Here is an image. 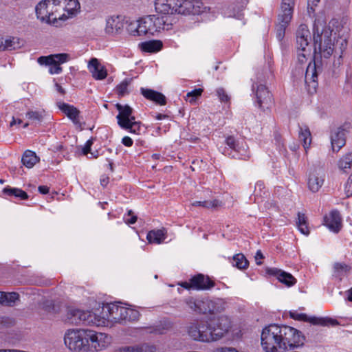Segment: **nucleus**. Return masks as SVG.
<instances>
[{
	"mask_svg": "<svg viewBox=\"0 0 352 352\" xmlns=\"http://www.w3.org/2000/svg\"><path fill=\"white\" fill-rule=\"evenodd\" d=\"M178 285L188 290L205 291L213 288L215 283L209 276L197 274L192 276L188 281L178 283Z\"/></svg>",
	"mask_w": 352,
	"mask_h": 352,
	"instance_id": "4468645a",
	"label": "nucleus"
},
{
	"mask_svg": "<svg viewBox=\"0 0 352 352\" xmlns=\"http://www.w3.org/2000/svg\"><path fill=\"white\" fill-rule=\"evenodd\" d=\"M289 316L294 320L308 322L314 325L336 326L339 324L335 319L328 317L308 316L306 314L299 313L297 311H290Z\"/></svg>",
	"mask_w": 352,
	"mask_h": 352,
	"instance_id": "a211bd4d",
	"label": "nucleus"
},
{
	"mask_svg": "<svg viewBox=\"0 0 352 352\" xmlns=\"http://www.w3.org/2000/svg\"><path fill=\"white\" fill-rule=\"evenodd\" d=\"M88 329H68L64 336L65 346L73 352H88Z\"/></svg>",
	"mask_w": 352,
	"mask_h": 352,
	"instance_id": "0eeeda50",
	"label": "nucleus"
},
{
	"mask_svg": "<svg viewBox=\"0 0 352 352\" xmlns=\"http://www.w3.org/2000/svg\"><path fill=\"white\" fill-rule=\"evenodd\" d=\"M87 68L92 77L96 80H103L107 76V72L104 66L102 65L96 58H91L90 59Z\"/></svg>",
	"mask_w": 352,
	"mask_h": 352,
	"instance_id": "4be33fe9",
	"label": "nucleus"
},
{
	"mask_svg": "<svg viewBox=\"0 0 352 352\" xmlns=\"http://www.w3.org/2000/svg\"><path fill=\"white\" fill-rule=\"evenodd\" d=\"M56 91L61 95L65 94V91L64 89L58 84H56Z\"/></svg>",
	"mask_w": 352,
	"mask_h": 352,
	"instance_id": "774afa93",
	"label": "nucleus"
},
{
	"mask_svg": "<svg viewBox=\"0 0 352 352\" xmlns=\"http://www.w3.org/2000/svg\"><path fill=\"white\" fill-rule=\"evenodd\" d=\"M137 221V217L135 215H132L131 217L129 219H126V222L129 224H133Z\"/></svg>",
	"mask_w": 352,
	"mask_h": 352,
	"instance_id": "69168bd1",
	"label": "nucleus"
},
{
	"mask_svg": "<svg viewBox=\"0 0 352 352\" xmlns=\"http://www.w3.org/2000/svg\"><path fill=\"white\" fill-rule=\"evenodd\" d=\"M296 226L299 230V231L305 234V235H309V229L307 226V217L305 215V214L298 212V220L296 221Z\"/></svg>",
	"mask_w": 352,
	"mask_h": 352,
	"instance_id": "79ce46f5",
	"label": "nucleus"
},
{
	"mask_svg": "<svg viewBox=\"0 0 352 352\" xmlns=\"http://www.w3.org/2000/svg\"><path fill=\"white\" fill-rule=\"evenodd\" d=\"M226 147L223 151L225 155L232 158L248 160L250 157V152L244 139L229 136L226 139Z\"/></svg>",
	"mask_w": 352,
	"mask_h": 352,
	"instance_id": "1a4fd4ad",
	"label": "nucleus"
},
{
	"mask_svg": "<svg viewBox=\"0 0 352 352\" xmlns=\"http://www.w3.org/2000/svg\"><path fill=\"white\" fill-rule=\"evenodd\" d=\"M204 302L203 307L205 309H204L202 315H208L209 311H210L209 307H210V297L205 296V298H204Z\"/></svg>",
	"mask_w": 352,
	"mask_h": 352,
	"instance_id": "6e6d98bb",
	"label": "nucleus"
},
{
	"mask_svg": "<svg viewBox=\"0 0 352 352\" xmlns=\"http://www.w3.org/2000/svg\"><path fill=\"white\" fill-rule=\"evenodd\" d=\"M268 274L276 277L281 283L287 287H292L296 283V279L288 272L278 268H270L267 270Z\"/></svg>",
	"mask_w": 352,
	"mask_h": 352,
	"instance_id": "b1692460",
	"label": "nucleus"
},
{
	"mask_svg": "<svg viewBox=\"0 0 352 352\" xmlns=\"http://www.w3.org/2000/svg\"><path fill=\"white\" fill-rule=\"evenodd\" d=\"M294 0H282L280 12L278 14V23L276 28V38L281 41L285 34V30L289 25L293 15Z\"/></svg>",
	"mask_w": 352,
	"mask_h": 352,
	"instance_id": "9b49d317",
	"label": "nucleus"
},
{
	"mask_svg": "<svg viewBox=\"0 0 352 352\" xmlns=\"http://www.w3.org/2000/svg\"><path fill=\"white\" fill-rule=\"evenodd\" d=\"M324 181V173L321 168H314L309 175L308 187L313 192H318Z\"/></svg>",
	"mask_w": 352,
	"mask_h": 352,
	"instance_id": "aec40b11",
	"label": "nucleus"
},
{
	"mask_svg": "<svg viewBox=\"0 0 352 352\" xmlns=\"http://www.w3.org/2000/svg\"><path fill=\"white\" fill-rule=\"evenodd\" d=\"M140 48L143 52L155 53L159 52L162 48L163 44L162 41L158 40H153L143 42L140 44Z\"/></svg>",
	"mask_w": 352,
	"mask_h": 352,
	"instance_id": "72a5a7b5",
	"label": "nucleus"
},
{
	"mask_svg": "<svg viewBox=\"0 0 352 352\" xmlns=\"http://www.w3.org/2000/svg\"><path fill=\"white\" fill-rule=\"evenodd\" d=\"M111 343V338L106 333L88 331V352H100L104 350Z\"/></svg>",
	"mask_w": 352,
	"mask_h": 352,
	"instance_id": "2eb2a0df",
	"label": "nucleus"
},
{
	"mask_svg": "<svg viewBox=\"0 0 352 352\" xmlns=\"http://www.w3.org/2000/svg\"><path fill=\"white\" fill-rule=\"evenodd\" d=\"M103 318H98V314L90 311L69 307L67 309L65 321L72 324H85L100 327L104 324Z\"/></svg>",
	"mask_w": 352,
	"mask_h": 352,
	"instance_id": "423d86ee",
	"label": "nucleus"
},
{
	"mask_svg": "<svg viewBox=\"0 0 352 352\" xmlns=\"http://www.w3.org/2000/svg\"><path fill=\"white\" fill-rule=\"evenodd\" d=\"M264 188V184L263 182H257L255 185V193L256 196H261V190Z\"/></svg>",
	"mask_w": 352,
	"mask_h": 352,
	"instance_id": "4d7b16f0",
	"label": "nucleus"
},
{
	"mask_svg": "<svg viewBox=\"0 0 352 352\" xmlns=\"http://www.w3.org/2000/svg\"><path fill=\"white\" fill-rule=\"evenodd\" d=\"M228 299L222 298H210L208 315H215L225 311L228 307Z\"/></svg>",
	"mask_w": 352,
	"mask_h": 352,
	"instance_id": "bb28decb",
	"label": "nucleus"
},
{
	"mask_svg": "<svg viewBox=\"0 0 352 352\" xmlns=\"http://www.w3.org/2000/svg\"><path fill=\"white\" fill-rule=\"evenodd\" d=\"M208 322L195 320L186 326L188 336L194 341L211 342Z\"/></svg>",
	"mask_w": 352,
	"mask_h": 352,
	"instance_id": "ddd939ff",
	"label": "nucleus"
},
{
	"mask_svg": "<svg viewBox=\"0 0 352 352\" xmlns=\"http://www.w3.org/2000/svg\"><path fill=\"white\" fill-rule=\"evenodd\" d=\"M204 298H205V296H199V307H200L199 308V314H201V315H202L204 309H205L203 307L204 302Z\"/></svg>",
	"mask_w": 352,
	"mask_h": 352,
	"instance_id": "e2e57ef3",
	"label": "nucleus"
},
{
	"mask_svg": "<svg viewBox=\"0 0 352 352\" xmlns=\"http://www.w3.org/2000/svg\"><path fill=\"white\" fill-rule=\"evenodd\" d=\"M169 25L170 24L164 19V16L148 15L131 23L128 31L133 36H153L161 30H168Z\"/></svg>",
	"mask_w": 352,
	"mask_h": 352,
	"instance_id": "20e7f679",
	"label": "nucleus"
},
{
	"mask_svg": "<svg viewBox=\"0 0 352 352\" xmlns=\"http://www.w3.org/2000/svg\"><path fill=\"white\" fill-rule=\"evenodd\" d=\"M93 144H94L93 139H89L86 142V143L85 144V145L82 148V150L83 155H87L90 153L91 147Z\"/></svg>",
	"mask_w": 352,
	"mask_h": 352,
	"instance_id": "5fc2aeb1",
	"label": "nucleus"
},
{
	"mask_svg": "<svg viewBox=\"0 0 352 352\" xmlns=\"http://www.w3.org/2000/svg\"><path fill=\"white\" fill-rule=\"evenodd\" d=\"M109 177L104 176V175L102 176V177L100 179V184L103 187H106L107 186V184H109Z\"/></svg>",
	"mask_w": 352,
	"mask_h": 352,
	"instance_id": "052dcab7",
	"label": "nucleus"
},
{
	"mask_svg": "<svg viewBox=\"0 0 352 352\" xmlns=\"http://www.w3.org/2000/svg\"><path fill=\"white\" fill-rule=\"evenodd\" d=\"M122 143L127 147L131 146L133 145V140L129 137V136H124L122 139Z\"/></svg>",
	"mask_w": 352,
	"mask_h": 352,
	"instance_id": "bf43d9fd",
	"label": "nucleus"
},
{
	"mask_svg": "<svg viewBox=\"0 0 352 352\" xmlns=\"http://www.w3.org/2000/svg\"><path fill=\"white\" fill-rule=\"evenodd\" d=\"M141 94L146 99L155 102L160 105H164L166 103V99L164 95L155 90L146 88H141Z\"/></svg>",
	"mask_w": 352,
	"mask_h": 352,
	"instance_id": "7c9ffc66",
	"label": "nucleus"
},
{
	"mask_svg": "<svg viewBox=\"0 0 352 352\" xmlns=\"http://www.w3.org/2000/svg\"><path fill=\"white\" fill-rule=\"evenodd\" d=\"M146 239L150 243L160 244L166 239L164 230H154L148 232Z\"/></svg>",
	"mask_w": 352,
	"mask_h": 352,
	"instance_id": "f704fd0d",
	"label": "nucleus"
},
{
	"mask_svg": "<svg viewBox=\"0 0 352 352\" xmlns=\"http://www.w3.org/2000/svg\"><path fill=\"white\" fill-rule=\"evenodd\" d=\"M116 109L119 111L116 116L118 125L128 132L136 135H140L144 132V126L140 122L136 121L133 116V109L127 104H116Z\"/></svg>",
	"mask_w": 352,
	"mask_h": 352,
	"instance_id": "39448f33",
	"label": "nucleus"
},
{
	"mask_svg": "<svg viewBox=\"0 0 352 352\" xmlns=\"http://www.w3.org/2000/svg\"><path fill=\"white\" fill-rule=\"evenodd\" d=\"M351 267L344 263H336L333 265V276L339 280L346 276Z\"/></svg>",
	"mask_w": 352,
	"mask_h": 352,
	"instance_id": "4c0bfd02",
	"label": "nucleus"
},
{
	"mask_svg": "<svg viewBox=\"0 0 352 352\" xmlns=\"http://www.w3.org/2000/svg\"><path fill=\"white\" fill-rule=\"evenodd\" d=\"M44 110H29L25 113L26 118L32 122H41L44 118Z\"/></svg>",
	"mask_w": 352,
	"mask_h": 352,
	"instance_id": "a19ab883",
	"label": "nucleus"
},
{
	"mask_svg": "<svg viewBox=\"0 0 352 352\" xmlns=\"http://www.w3.org/2000/svg\"><path fill=\"white\" fill-rule=\"evenodd\" d=\"M203 89L201 88L195 89L186 94V100L191 104L195 102L196 100L201 95Z\"/></svg>",
	"mask_w": 352,
	"mask_h": 352,
	"instance_id": "09e8293b",
	"label": "nucleus"
},
{
	"mask_svg": "<svg viewBox=\"0 0 352 352\" xmlns=\"http://www.w3.org/2000/svg\"><path fill=\"white\" fill-rule=\"evenodd\" d=\"M19 295L16 292L6 293L3 298V305L13 306L15 302L19 300Z\"/></svg>",
	"mask_w": 352,
	"mask_h": 352,
	"instance_id": "49530a36",
	"label": "nucleus"
},
{
	"mask_svg": "<svg viewBox=\"0 0 352 352\" xmlns=\"http://www.w3.org/2000/svg\"><path fill=\"white\" fill-rule=\"evenodd\" d=\"M89 154H90V156L88 157L90 159H96L99 156V153L98 151H95L94 152L90 151Z\"/></svg>",
	"mask_w": 352,
	"mask_h": 352,
	"instance_id": "338daca9",
	"label": "nucleus"
},
{
	"mask_svg": "<svg viewBox=\"0 0 352 352\" xmlns=\"http://www.w3.org/2000/svg\"><path fill=\"white\" fill-rule=\"evenodd\" d=\"M320 0H307V12L309 15L314 13L315 7L318 6Z\"/></svg>",
	"mask_w": 352,
	"mask_h": 352,
	"instance_id": "603ef678",
	"label": "nucleus"
},
{
	"mask_svg": "<svg viewBox=\"0 0 352 352\" xmlns=\"http://www.w3.org/2000/svg\"><path fill=\"white\" fill-rule=\"evenodd\" d=\"M217 94L221 102H228L230 100V97L223 88H218Z\"/></svg>",
	"mask_w": 352,
	"mask_h": 352,
	"instance_id": "3c124183",
	"label": "nucleus"
},
{
	"mask_svg": "<svg viewBox=\"0 0 352 352\" xmlns=\"http://www.w3.org/2000/svg\"><path fill=\"white\" fill-rule=\"evenodd\" d=\"M263 258V255L262 254V252L258 250L257 251V252L256 253V255H255V259L256 261V264L257 265H261V261H258V259H262Z\"/></svg>",
	"mask_w": 352,
	"mask_h": 352,
	"instance_id": "0e129e2a",
	"label": "nucleus"
},
{
	"mask_svg": "<svg viewBox=\"0 0 352 352\" xmlns=\"http://www.w3.org/2000/svg\"><path fill=\"white\" fill-rule=\"evenodd\" d=\"M3 193L5 195L9 197H14L16 198H19L21 200H25L28 198V195L25 191L17 188H11L10 186H7L3 188Z\"/></svg>",
	"mask_w": 352,
	"mask_h": 352,
	"instance_id": "e433bc0d",
	"label": "nucleus"
},
{
	"mask_svg": "<svg viewBox=\"0 0 352 352\" xmlns=\"http://www.w3.org/2000/svg\"><path fill=\"white\" fill-rule=\"evenodd\" d=\"M338 166L343 172H346L347 170L351 169L352 167V153H347L340 158L338 162Z\"/></svg>",
	"mask_w": 352,
	"mask_h": 352,
	"instance_id": "37998d69",
	"label": "nucleus"
},
{
	"mask_svg": "<svg viewBox=\"0 0 352 352\" xmlns=\"http://www.w3.org/2000/svg\"><path fill=\"white\" fill-rule=\"evenodd\" d=\"M47 65H50L49 72L51 74H58L62 72V67L57 63H51Z\"/></svg>",
	"mask_w": 352,
	"mask_h": 352,
	"instance_id": "864d4df0",
	"label": "nucleus"
},
{
	"mask_svg": "<svg viewBox=\"0 0 352 352\" xmlns=\"http://www.w3.org/2000/svg\"><path fill=\"white\" fill-rule=\"evenodd\" d=\"M252 90L255 94L256 105L263 109L269 108L272 102V98L267 87L263 84L253 83Z\"/></svg>",
	"mask_w": 352,
	"mask_h": 352,
	"instance_id": "6ab92c4d",
	"label": "nucleus"
},
{
	"mask_svg": "<svg viewBox=\"0 0 352 352\" xmlns=\"http://www.w3.org/2000/svg\"><path fill=\"white\" fill-rule=\"evenodd\" d=\"M38 161L39 158L36 153L30 150L25 151L21 158L23 164L28 168H32Z\"/></svg>",
	"mask_w": 352,
	"mask_h": 352,
	"instance_id": "c9c22d12",
	"label": "nucleus"
},
{
	"mask_svg": "<svg viewBox=\"0 0 352 352\" xmlns=\"http://www.w3.org/2000/svg\"><path fill=\"white\" fill-rule=\"evenodd\" d=\"M296 39L297 60L300 64L305 63L311 58V49L309 45L311 34L307 25H299L296 33Z\"/></svg>",
	"mask_w": 352,
	"mask_h": 352,
	"instance_id": "6e6552de",
	"label": "nucleus"
},
{
	"mask_svg": "<svg viewBox=\"0 0 352 352\" xmlns=\"http://www.w3.org/2000/svg\"><path fill=\"white\" fill-rule=\"evenodd\" d=\"M221 205V202L218 199L195 201L192 203V206L202 207L206 209H214Z\"/></svg>",
	"mask_w": 352,
	"mask_h": 352,
	"instance_id": "58836bf2",
	"label": "nucleus"
},
{
	"mask_svg": "<svg viewBox=\"0 0 352 352\" xmlns=\"http://www.w3.org/2000/svg\"><path fill=\"white\" fill-rule=\"evenodd\" d=\"M120 316L122 317L120 323L137 321L140 318V313L138 310L123 307L120 310Z\"/></svg>",
	"mask_w": 352,
	"mask_h": 352,
	"instance_id": "473e14b6",
	"label": "nucleus"
},
{
	"mask_svg": "<svg viewBox=\"0 0 352 352\" xmlns=\"http://www.w3.org/2000/svg\"><path fill=\"white\" fill-rule=\"evenodd\" d=\"M222 14L226 17H236L239 18L241 15L239 10H236L235 6H225L222 8Z\"/></svg>",
	"mask_w": 352,
	"mask_h": 352,
	"instance_id": "a18cd8bd",
	"label": "nucleus"
},
{
	"mask_svg": "<svg viewBox=\"0 0 352 352\" xmlns=\"http://www.w3.org/2000/svg\"><path fill=\"white\" fill-rule=\"evenodd\" d=\"M23 45V41L18 37L9 36L6 38L0 39L1 50H15L21 48Z\"/></svg>",
	"mask_w": 352,
	"mask_h": 352,
	"instance_id": "cd10ccee",
	"label": "nucleus"
},
{
	"mask_svg": "<svg viewBox=\"0 0 352 352\" xmlns=\"http://www.w3.org/2000/svg\"><path fill=\"white\" fill-rule=\"evenodd\" d=\"M120 302H111L104 304L102 309V316L98 315V318H103L104 324L101 327L108 326L109 323H120L122 317L120 316V310L123 308L120 305Z\"/></svg>",
	"mask_w": 352,
	"mask_h": 352,
	"instance_id": "dca6fc26",
	"label": "nucleus"
},
{
	"mask_svg": "<svg viewBox=\"0 0 352 352\" xmlns=\"http://www.w3.org/2000/svg\"><path fill=\"white\" fill-rule=\"evenodd\" d=\"M346 131L342 126L337 128L331 134L332 149L338 152L346 144Z\"/></svg>",
	"mask_w": 352,
	"mask_h": 352,
	"instance_id": "5701e85b",
	"label": "nucleus"
},
{
	"mask_svg": "<svg viewBox=\"0 0 352 352\" xmlns=\"http://www.w3.org/2000/svg\"><path fill=\"white\" fill-rule=\"evenodd\" d=\"M232 265L239 269L243 270L248 267V261L242 254H237L233 257Z\"/></svg>",
	"mask_w": 352,
	"mask_h": 352,
	"instance_id": "c03bdc74",
	"label": "nucleus"
},
{
	"mask_svg": "<svg viewBox=\"0 0 352 352\" xmlns=\"http://www.w3.org/2000/svg\"><path fill=\"white\" fill-rule=\"evenodd\" d=\"M69 59V55L68 54H52L47 56H41L38 58V63L40 65H47L51 63H57L60 65L66 63Z\"/></svg>",
	"mask_w": 352,
	"mask_h": 352,
	"instance_id": "c85d7f7f",
	"label": "nucleus"
},
{
	"mask_svg": "<svg viewBox=\"0 0 352 352\" xmlns=\"http://www.w3.org/2000/svg\"><path fill=\"white\" fill-rule=\"evenodd\" d=\"M261 340L265 352H285L302 345L304 337L294 327L271 324L263 329Z\"/></svg>",
	"mask_w": 352,
	"mask_h": 352,
	"instance_id": "f03ea898",
	"label": "nucleus"
},
{
	"mask_svg": "<svg viewBox=\"0 0 352 352\" xmlns=\"http://www.w3.org/2000/svg\"><path fill=\"white\" fill-rule=\"evenodd\" d=\"M130 80L124 79L116 87V92L120 96H124L128 94V86L130 84Z\"/></svg>",
	"mask_w": 352,
	"mask_h": 352,
	"instance_id": "de8ad7c7",
	"label": "nucleus"
},
{
	"mask_svg": "<svg viewBox=\"0 0 352 352\" xmlns=\"http://www.w3.org/2000/svg\"><path fill=\"white\" fill-rule=\"evenodd\" d=\"M124 26V17L122 15H113L107 19L105 31L108 34L118 33Z\"/></svg>",
	"mask_w": 352,
	"mask_h": 352,
	"instance_id": "393cba45",
	"label": "nucleus"
},
{
	"mask_svg": "<svg viewBox=\"0 0 352 352\" xmlns=\"http://www.w3.org/2000/svg\"><path fill=\"white\" fill-rule=\"evenodd\" d=\"M314 45V62L309 63L305 74V82L309 92H315L318 86V74L320 71L318 65V55L320 58H329L335 49L339 48L342 53L347 47V37L341 36L336 39L333 30L326 25L323 19H316L313 27Z\"/></svg>",
	"mask_w": 352,
	"mask_h": 352,
	"instance_id": "f257e3e1",
	"label": "nucleus"
},
{
	"mask_svg": "<svg viewBox=\"0 0 352 352\" xmlns=\"http://www.w3.org/2000/svg\"><path fill=\"white\" fill-rule=\"evenodd\" d=\"M56 11L60 15V21H65L74 16L80 9L78 0H56Z\"/></svg>",
	"mask_w": 352,
	"mask_h": 352,
	"instance_id": "f3484780",
	"label": "nucleus"
},
{
	"mask_svg": "<svg viewBox=\"0 0 352 352\" xmlns=\"http://www.w3.org/2000/svg\"><path fill=\"white\" fill-rule=\"evenodd\" d=\"M56 0H43L35 8L37 18L43 22L58 26L60 15L56 11Z\"/></svg>",
	"mask_w": 352,
	"mask_h": 352,
	"instance_id": "f8f14e48",
	"label": "nucleus"
},
{
	"mask_svg": "<svg viewBox=\"0 0 352 352\" xmlns=\"http://www.w3.org/2000/svg\"><path fill=\"white\" fill-rule=\"evenodd\" d=\"M202 0H156L155 11L162 15L180 14L184 15L200 14L205 12Z\"/></svg>",
	"mask_w": 352,
	"mask_h": 352,
	"instance_id": "7ed1b4c3",
	"label": "nucleus"
},
{
	"mask_svg": "<svg viewBox=\"0 0 352 352\" xmlns=\"http://www.w3.org/2000/svg\"><path fill=\"white\" fill-rule=\"evenodd\" d=\"M40 193L43 195H46L49 192L50 188L47 186H40L38 188Z\"/></svg>",
	"mask_w": 352,
	"mask_h": 352,
	"instance_id": "680f3d73",
	"label": "nucleus"
},
{
	"mask_svg": "<svg viewBox=\"0 0 352 352\" xmlns=\"http://www.w3.org/2000/svg\"><path fill=\"white\" fill-rule=\"evenodd\" d=\"M344 192L347 197L352 195V174L349 176L347 182L344 185Z\"/></svg>",
	"mask_w": 352,
	"mask_h": 352,
	"instance_id": "8fccbe9b",
	"label": "nucleus"
},
{
	"mask_svg": "<svg viewBox=\"0 0 352 352\" xmlns=\"http://www.w3.org/2000/svg\"><path fill=\"white\" fill-rule=\"evenodd\" d=\"M57 106L76 126H80V111L73 105L58 102Z\"/></svg>",
	"mask_w": 352,
	"mask_h": 352,
	"instance_id": "a878e982",
	"label": "nucleus"
},
{
	"mask_svg": "<svg viewBox=\"0 0 352 352\" xmlns=\"http://www.w3.org/2000/svg\"><path fill=\"white\" fill-rule=\"evenodd\" d=\"M213 352H239L234 348L232 347H221L217 348Z\"/></svg>",
	"mask_w": 352,
	"mask_h": 352,
	"instance_id": "13d9d810",
	"label": "nucleus"
},
{
	"mask_svg": "<svg viewBox=\"0 0 352 352\" xmlns=\"http://www.w3.org/2000/svg\"><path fill=\"white\" fill-rule=\"evenodd\" d=\"M298 139L302 142L306 152L309 148L311 143V134L307 125H298Z\"/></svg>",
	"mask_w": 352,
	"mask_h": 352,
	"instance_id": "2f4dec72",
	"label": "nucleus"
},
{
	"mask_svg": "<svg viewBox=\"0 0 352 352\" xmlns=\"http://www.w3.org/2000/svg\"><path fill=\"white\" fill-rule=\"evenodd\" d=\"M155 345L148 344H137L134 346H124L116 349L113 352H155Z\"/></svg>",
	"mask_w": 352,
	"mask_h": 352,
	"instance_id": "c756f323",
	"label": "nucleus"
},
{
	"mask_svg": "<svg viewBox=\"0 0 352 352\" xmlns=\"http://www.w3.org/2000/svg\"><path fill=\"white\" fill-rule=\"evenodd\" d=\"M324 224L332 232L338 233L342 228V218L338 211L332 210L324 217Z\"/></svg>",
	"mask_w": 352,
	"mask_h": 352,
	"instance_id": "412c9836",
	"label": "nucleus"
},
{
	"mask_svg": "<svg viewBox=\"0 0 352 352\" xmlns=\"http://www.w3.org/2000/svg\"><path fill=\"white\" fill-rule=\"evenodd\" d=\"M211 342L223 338L232 329L231 318L226 315H221L207 320Z\"/></svg>",
	"mask_w": 352,
	"mask_h": 352,
	"instance_id": "9d476101",
	"label": "nucleus"
},
{
	"mask_svg": "<svg viewBox=\"0 0 352 352\" xmlns=\"http://www.w3.org/2000/svg\"><path fill=\"white\" fill-rule=\"evenodd\" d=\"M184 303L191 311L199 314V296H188L184 299Z\"/></svg>",
	"mask_w": 352,
	"mask_h": 352,
	"instance_id": "ea45409f",
	"label": "nucleus"
}]
</instances>
